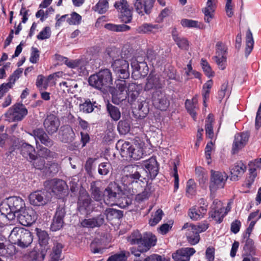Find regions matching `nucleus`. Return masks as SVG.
I'll return each mask as SVG.
<instances>
[{
	"instance_id": "1",
	"label": "nucleus",
	"mask_w": 261,
	"mask_h": 261,
	"mask_svg": "<svg viewBox=\"0 0 261 261\" xmlns=\"http://www.w3.org/2000/svg\"><path fill=\"white\" fill-rule=\"evenodd\" d=\"M10 242L22 248L27 247L33 241L30 231L22 227H14L9 236Z\"/></svg>"
},
{
	"instance_id": "2",
	"label": "nucleus",
	"mask_w": 261,
	"mask_h": 261,
	"mask_svg": "<svg viewBox=\"0 0 261 261\" xmlns=\"http://www.w3.org/2000/svg\"><path fill=\"white\" fill-rule=\"evenodd\" d=\"M121 144L120 152L123 158H130L135 160H138L142 158L144 154L143 148L140 145H131L128 142L124 143L119 141L117 146Z\"/></svg>"
},
{
	"instance_id": "3",
	"label": "nucleus",
	"mask_w": 261,
	"mask_h": 261,
	"mask_svg": "<svg viewBox=\"0 0 261 261\" xmlns=\"http://www.w3.org/2000/svg\"><path fill=\"white\" fill-rule=\"evenodd\" d=\"M129 173L126 176L130 179L131 182H137L140 180L142 182H147L148 179V173L145 169L140 165H130L126 166L125 171Z\"/></svg>"
},
{
	"instance_id": "4",
	"label": "nucleus",
	"mask_w": 261,
	"mask_h": 261,
	"mask_svg": "<svg viewBox=\"0 0 261 261\" xmlns=\"http://www.w3.org/2000/svg\"><path fill=\"white\" fill-rule=\"evenodd\" d=\"M227 179V176L225 173L211 170L209 186L211 191V197L214 198L215 197L214 194L217 190L224 187Z\"/></svg>"
},
{
	"instance_id": "5",
	"label": "nucleus",
	"mask_w": 261,
	"mask_h": 261,
	"mask_svg": "<svg viewBox=\"0 0 261 261\" xmlns=\"http://www.w3.org/2000/svg\"><path fill=\"white\" fill-rule=\"evenodd\" d=\"M28 114V110L21 103H16L10 107L5 114L6 120L9 122L21 120Z\"/></svg>"
},
{
	"instance_id": "6",
	"label": "nucleus",
	"mask_w": 261,
	"mask_h": 261,
	"mask_svg": "<svg viewBox=\"0 0 261 261\" xmlns=\"http://www.w3.org/2000/svg\"><path fill=\"white\" fill-rule=\"evenodd\" d=\"M227 50V46L222 42L216 44V55L213 59L221 70H224L226 67Z\"/></svg>"
},
{
	"instance_id": "7",
	"label": "nucleus",
	"mask_w": 261,
	"mask_h": 261,
	"mask_svg": "<svg viewBox=\"0 0 261 261\" xmlns=\"http://www.w3.org/2000/svg\"><path fill=\"white\" fill-rule=\"evenodd\" d=\"M115 8L120 13V18L125 23H129L132 19V12L126 0H119L115 3Z\"/></svg>"
},
{
	"instance_id": "8",
	"label": "nucleus",
	"mask_w": 261,
	"mask_h": 261,
	"mask_svg": "<svg viewBox=\"0 0 261 261\" xmlns=\"http://www.w3.org/2000/svg\"><path fill=\"white\" fill-rule=\"evenodd\" d=\"M118 187L115 182H111L103 191V201L107 205L115 204L117 199Z\"/></svg>"
},
{
	"instance_id": "9",
	"label": "nucleus",
	"mask_w": 261,
	"mask_h": 261,
	"mask_svg": "<svg viewBox=\"0 0 261 261\" xmlns=\"http://www.w3.org/2000/svg\"><path fill=\"white\" fill-rule=\"evenodd\" d=\"M112 67L117 74H119L120 78L125 79L129 77V64L128 62L122 58L112 62Z\"/></svg>"
},
{
	"instance_id": "10",
	"label": "nucleus",
	"mask_w": 261,
	"mask_h": 261,
	"mask_svg": "<svg viewBox=\"0 0 261 261\" xmlns=\"http://www.w3.org/2000/svg\"><path fill=\"white\" fill-rule=\"evenodd\" d=\"M92 201L88 192L85 190H81L77 202L79 211L83 213H90L92 210Z\"/></svg>"
},
{
	"instance_id": "11",
	"label": "nucleus",
	"mask_w": 261,
	"mask_h": 261,
	"mask_svg": "<svg viewBox=\"0 0 261 261\" xmlns=\"http://www.w3.org/2000/svg\"><path fill=\"white\" fill-rule=\"evenodd\" d=\"M152 100L153 105L161 111L167 110L170 105L167 95L163 91H158L152 93Z\"/></svg>"
},
{
	"instance_id": "12",
	"label": "nucleus",
	"mask_w": 261,
	"mask_h": 261,
	"mask_svg": "<svg viewBox=\"0 0 261 261\" xmlns=\"http://www.w3.org/2000/svg\"><path fill=\"white\" fill-rule=\"evenodd\" d=\"M163 84L162 83L159 75L150 73L147 79L144 90L147 91H152L155 92L158 91H163Z\"/></svg>"
},
{
	"instance_id": "13",
	"label": "nucleus",
	"mask_w": 261,
	"mask_h": 261,
	"mask_svg": "<svg viewBox=\"0 0 261 261\" xmlns=\"http://www.w3.org/2000/svg\"><path fill=\"white\" fill-rule=\"evenodd\" d=\"M19 222L24 226H30L34 223L37 216L36 212L32 208L25 209L19 213L16 216Z\"/></svg>"
},
{
	"instance_id": "14",
	"label": "nucleus",
	"mask_w": 261,
	"mask_h": 261,
	"mask_svg": "<svg viewBox=\"0 0 261 261\" xmlns=\"http://www.w3.org/2000/svg\"><path fill=\"white\" fill-rule=\"evenodd\" d=\"M116 88L111 90L113 99L122 101L127 98V83L124 80H118L116 82Z\"/></svg>"
},
{
	"instance_id": "15",
	"label": "nucleus",
	"mask_w": 261,
	"mask_h": 261,
	"mask_svg": "<svg viewBox=\"0 0 261 261\" xmlns=\"http://www.w3.org/2000/svg\"><path fill=\"white\" fill-rule=\"evenodd\" d=\"M131 66L133 69L132 75L137 77L145 75L148 71L147 63L144 61L133 60Z\"/></svg>"
},
{
	"instance_id": "16",
	"label": "nucleus",
	"mask_w": 261,
	"mask_h": 261,
	"mask_svg": "<svg viewBox=\"0 0 261 261\" xmlns=\"http://www.w3.org/2000/svg\"><path fill=\"white\" fill-rule=\"evenodd\" d=\"M249 137V134L248 132H243L235 135L232 147L233 154L237 153L246 145Z\"/></svg>"
},
{
	"instance_id": "17",
	"label": "nucleus",
	"mask_w": 261,
	"mask_h": 261,
	"mask_svg": "<svg viewBox=\"0 0 261 261\" xmlns=\"http://www.w3.org/2000/svg\"><path fill=\"white\" fill-rule=\"evenodd\" d=\"M15 253V248L7 241L6 237L0 235V256L8 257Z\"/></svg>"
},
{
	"instance_id": "18",
	"label": "nucleus",
	"mask_w": 261,
	"mask_h": 261,
	"mask_svg": "<svg viewBox=\"0 0 261 261\" xmlns=\"http://www.w3.org/2000/svg\"><path fill=\"white\" fill-rule=\"evenodd\" d=\"M43 125L48 134L52 135L58 130L60 125V122L56 116L50 115L47 116L44 120Z\"/></svg>"
},
{
	"instance_id": "19",
	"label": "nucleus",
	"mask_w": 261,
	"mask_h": 261,
	"mask_svg": "<svg viewBox=\"0 0 261 261\" xmlns=\"http://www.w3.org/2000/svg\"><path fill=\"white\" fill-rule=\"evenodd\" d=\"M30 202L35 206L45 205L49 200L45 191H36L31 193L29 197Z\"/></svg>"
},
{
	"instance_id": "20",
	"label": "nucleus",
	"mask_w": 261,
	"mask_h": 261,
	"mask_svg": "<svg viewBox=\"0 0 261 261\" xmlns=\"http://www.w3.org/2000/svg\"><path fill=\"white\" fill-rule=\"evenodd\" d=\"M148 173V178L153 179L158 174V165L155 158L151 157L143 162L142 165Z\"/></svg>"
},
{
	"instance_id": "21",
	"label": "nucleus",
	"mask_w": 261,
	"mask_h": 261,
	"mask_svg": "<svg viewBox=\"0 0 261 261\" xmlns=\"http://www.w3.org/2000/svg\"><path fill=\"white\" fill-rule=\"evenodd\" d=\"M65 215V211L63 207H59L57 210L50 226L52 231H56L62 227Z\"/></svg>"
},
{
	"instance_id": "22",
	"label": "nucleus",
	"mask_w": 261,
	"mask_h": 261,
	"mask_svg": "<svg viewBox=\"0 0 261 261\" xmlns=\"http://www.w3.org/2000/svg\"><path fill=\"white\" fill-rule=\"evenodd\" d=\"M195 253L193 248H185L178 250L172 254V257L175 261H189L190 257Z\"/></svg>"
},
{
	"instance_id": "23",
	"label": "nucleus",
	"mask_w": 261,
	"mask_h": 261,
	"mask_svg": "<svg viewBox=\"0 0 261 261\" xmlns=\"http://www.w3.org/2000/svg\"><path fill=\"white\" fill-rule=\"evenodd\" d=\"M30 135L34 137L37 144L38 140L41 143L48 147L51 146L54 144L52 140L48 137V135L42 129H35L33 130Z\"/></svg>"
},
{
	"instance_id": "24",
	"label": "nucleus",
	"mask_w": 261,
	"mask_h": 261,
	"mask_svg": "<svg viewBox=\"0 0 261 261\" xmlns=\"http://www.w3.org/2000/svg\"><path fill=\"white\" fill-rule=\"evenodd\" d=\"M75 134L69 125H64L61 127L59 134V139L64 143H69L73 141Z\"/></svg>"
},
{
	"instance_id": "25",
	"label": "nucleus",
	"mask_w": 261,
	"mask_h": 261,
	"mask_svg": "<svg viewBox=\"0 0 261 261\" xmlns=\"http://www.w3.org/2000/svg\"><path fill=\"white\" fill-rule=\"evenodd\" d=\"M22 72V69L19 68L15 70L13 74L9 79V82L2 84L0 87V98L6 93L8 89L11 88L16 80L18 79Z\"/></svg>"
},
{
	"instance_id": "26",
	"label": "nucleus",
	"mask_w": 261,
	"mask_h": 261,
	"mask_svg": "<svg viewBox=\"0 0 261 261\" xmlns=\"http://www.w3.org/2000/svg\"><path fill=\"white\" fill-rule=\"evenodd\" d=\"M37 235L39 239V243L41 247V254L42 258H44L46 252L49 249L48 245L49 237L45 231L40 230L37 231Z\"/></svg>"
},
{
	"instance_id": "27",
	"label": "nucleus",
	"mask_w": 261,
	"mask_h": 261,
	"mask_svg": "<svg viewBox=\"0 0 261 261\" xmlns=\"http://www.w3.org/2000/svg\"><path fill=\"white\" fill-rule=\"evenodd\" d=\"M104 222V215L100 214L94 218L84 219L81 222V225L85 227L94 228L100 227Z\"/></svg>"
},
{
	"instance_id": "28",
	"label": "nucleus",
	"mask_w": 261,
	"mask_h": 261,
	"mask_svg": "<svg viewBox=\"0 0 261 261\" xmlns=\"http://www.w3.org/2000/svg\"><path fill=\"white\" fill-rule=\"evenodd\" d=\"M246 167L242 162H237L230 169L231 180H238L245 172Z\"/></svg>"
},
{
	"instance_id": "29",
	"label": "nucleus",
	"mask_w": 261,
	"mask_h": 261,
	"mask_svg": "<svg viewBox=\"0 0 261 261\" xmlns=\"http://www.w3.org/2000/svg\"><path fill=\"white\" fill-rule=\"evenodd\" d=\"M156 237L150 232L145 233L144 234L141 245L143 247L144 249L142 250V251H146L149 250V249L155 245L156 243Z\"/></svg>"
},
{
	"instance_id": "30",
	"label": "nucleus",
	"mask_w": 261,
	"mask_h": 261,
	"mask_svg": "<svg viewBox=\"0 0 261 261\" xmlns=\"http://www.w3.org/2000/svg\"><path fill=\"white\" fill-rule=\"evenodd\" d=\"M216 4V0H207L206 6L203 10L204 14V20L206 22H210L214 17Z\"/></svg>"
},
{
	"instance_id": "31",
	"label": "nucleus",
	"mask_w": 261,
	"mask_h": 261,
	"mask_svg": "<svg viewBox=\"0 0 261 261\" xmlns=\"http://www.w3.org/2000/svg\"><path fill=\"white\" fill-rule=\"evenodd\" d=\"M51 191L56 195H60L65 190L66 184L63 180L54 179L50 182Z\"/></svg>"
},
{
	"instance_id": "32",
	"label": "nucleus",
	"mask_w": 261,
	"mask_h": 261,
	"mask_svg": "<svg viewBox=\"0 0 261 261\" xmlns=\"http://www.w3.org/2000/svg\"><path fill=\"white\" fill-rule=\"evenodd\" d=\"M90 192L91 197L96 201L103 199V192H102L97 185V181H92L90 184Z\"/></svg>"
},
{
	"instance_id": "33",
	"label": "nucleus",
	"mask_w": 261,
	"mask_h": 261,
	"mask_svg": "<svg viewBox=\"0 0 261 261\" xmlns=\"http://www.w3.org/2000/svg\"><path fill=\"white\" fill-rule=\"evenodd\" d=\"M101 77V82L104 85L105 89L110 87L112 85V76L110 70L108 69H104L98 72Z\"/></svg>"
},
{
	"instance_id": "34",
	"label": "nucleus",
	"mask_w": 261,
	"mask_h": 261,
	"mask_svg": "<svg viewBox=\"0 0 261 261\" xmlns=\"http://www.w3.org/2000/svg\"><path fill=\"white\" fill-rule=\"evenodd\" d=\"M35 150L34 147L27 143H23L21 146V153L25 158L35 159Z\"/></svg>"
},
{
	"instance_id": "35",
	"label": "nucleus",
	"mask_w": 261,
	"mask_h": 261,
	"mask_svg": "<svg viewBox=\"0 0 261 261\" xmlns=\"http://www.w3.org/2000/svg\"><path fill=\"white\" fill-rule=\"evenodd\" d=\"M205 207H193L189 212V216L193 220H197L202 218L206 214Z\"/></svg>"
},
{
	"instance_id": "36",
	"label": "nucleus",
	"mask_w": 261,
	"mask_h": 261,
	"mask_svg": "<svg viewBox=\"0 0 261 261\" xmlns=\"http://www.w3.org/2000/svg\"><path fill=\"white\" fill-rule=\"evenodd\" d=\"M89 83L92 87L100 90H105L103 84L101 82V77L98 72L91 75L89 78Z\"/></svg>"
},
{
	"instance_id": "37",
	"label": "nucleus",
	"mask_w": 261,
	"mask_h": 261,
	"mask_svg": "<svg viewBox=\"0 0 261 261\" xmlns=\"http://www.w3.org/2000/svg\"><path fill=\"white\" fill-rule=\"evenodd\" d=\"M63 246L59 242H55L53 247V251L50 254L49 261H59L61 258Z\"/></svg>"
},
{
	"instance_id": "38",
	"label": "nucleus",
	"mask_w": 261,
	"mask_h": 261,
	"mask_svg": "<svg viewBox=\"0 0 261 261\" xmlns=\"http://www.w3.org/2000/svg\"><path fill=\"white\" fill-rule=\"evenodd\" d=\"M197 97L195 96L193 97L192 100H186L185 102L186 109L194 120H195L196 118L195 109H197Z\"/></svg>"
},
{
	"instance_id": "39",
	"label": "nucleus",
	"mask_w": 261,
	"mask_h": 261,
	"mask_svg": "<svg viewBox=\"0 0 261 261\" xmlns=\"http://www.w3.org/2000/svg\"><path fill=\"white\" fill-rule=\"evenodd\" d=\"M199 233L197 230H193L191 226L187 232V240L191 245H194L197 244L200 240Z\"/></svg>"
},
{
	"instance_id": "40",
	"label": "nucleus",
	"mask_w": 261,
	"mask_h": 261,
	"mask_svg": "<svg viewBox=\"0 0 261 261\" xmlns=\"http://www.w3.org/2000/svg\"><path fill=\"white\" fill-rule=\"evenodd\" d=\"M172 37L178 46L184 49H187L189 46L188 40L185 38H181L176 33V30L174 29L172 31Z\"/></svg>"
},
{
	"instance_id": "41",
	"label": "nucleus",
	"mask_w": 261,
	"mask_h": 261,
	"mask_svg": "<svg viewBox=\"0 0 261 261\" xmlns=\"http://www.w3.org/2000/svg\"><path fill=\"white\" fill-rule=\"evenodd\" d=\"M213 121L214 116L212 114H210L205 120V129L206 136L210 139H212L214 137Z\"/></svg>"
},
{
	"instance_id": "42",
	"label": "nucleus",
	"mask_w": 261,
	"mask_h": 261,
	"mask_svg": "<svg viewBox=\"0 0 261 261\" xmlns=\"http://www.w3.org/2000/svg\"><path fill=\"white\" fill-rule=\"evenodd\" d=\"M105 215L106 216L107 219L109 220H112L115 219H119L123 216L121 211L113 208H107L105 212Z\"/></svg>"
},
{
	"instance_id": "43",
	"label": "nucleus",
	"mask_w": 261,
	"mask_h": 261,
	"mask_svg": "<svg viewBox=\"0 0 261 261\" xmlns=\"http://www.w3.org/2000/svg\"><path fill=\"white\" fill-rule=\"evenodd\" d=\"M160 28L158 24L151 23H143L137 29V32L140 34H148L153 32V30H158Z\"/></svg>"
},
{
	"instance_id": "44",
	"label": "nucleus",
	"mask_w": 261,
	"mask_h": 261,
	"mask_svg": "<svg viewBox=\"0 0 261 261\" xmlns=\"http://www.w3.org/2000/svg\"><path fill=\"white\" fill-rule=\"evenodd\" d=\"M254 40L252 34L250 29H248L246 34V48L245 55L248 56L253 49Z\"/></svg>"
},
{
	"instance_id": "45",
	"label": "nucleus",
	"mask_w": 261,
	"mask_h": 261,
	"mask_svg": "<svg viewBox=\"0 0 261 261\" xmlns=\"http://www.w3.org/2000/svg\"><path fill=\"white\" fill-rule=\"evenodd\" d=\"M107 110L110 117L113 120L117 121L120 119L121 113L118 107L109 103L107 106Z\"/></svg>"
},
{
	"instance_id": "46",
	"label": "nucleus",
	"mask_w": 261,
	"mask_h": 261,
	"mask_svg": "<svg viewBox=\"0 0 261 261\" xmlns=\"http://www.w3.org/2000/svg\"><path fill=\"white\" fill-rule=\"evenodd\" d=\"M60 169V167L57 163H51L47 164L44 173L49 176H54L59 171Z\"/></svg>"
},
{
	"instance_id": "47",
	"label": "nucleus",
	"mask_w": 261,
	"mask_h": 261,
	"mask_svg": "<svg viewBox=\"0 0 261 261\" xmlns=\"http://www.w3.org/2000/svg\"><path fill=\"white\" fill-rule=\"evenodd\" d=\"M109 9V0H99L93 8L95 12L99 14L105 13Z\"/></svg>"
},
{
	"instance_id": "48",
	"label": "nucleus",
	"mask_w": 261,
	"mask_h": 261,
	"mask_svg": "<svg viewBox=\"0 0 261 261\" xmlns=\"http://www.w3.org/2000/svg\"><path fill=\"white\" fill-rule=\"evenodd\" d=\"M106 29L115 32H124L130 29V27L126 24H114L112 23H107L105 24Z\"/></svg>"
},
{
	"instance_id": "49",
	"label": "nucleus",
	"mask_w": 261,
	"mask_h": 261,
	"mask_svg": "<svg viewBox=\"0 0 261 261\" xmlns=\"http://www.w3.org/2000/svg\"><path fill=\"white\" fill-rule=\"evenodd\" d=\"M226 213H224V210H211L209 213L210 217L214 219L218 223H220L222 221Z\"/></svg>"
},
{
	"instance_id": "50",
	"label": "nucleus",
	"mask_w": 261,
	"mask_h": 261,
	"mask_svg": "<svg viewBox=\"0 0 261 261\" xmlns=\"http://www.w3.org/2000/svg\"><path fill=\"white\" fill-rule=\"evenodd\" d=\"M36 85L40 91L45 90L48 86H50L45 79V76L42 75H39L37 76Z\"/></svg>"
},
{
	"instance_id": "51",
	"label": "nucleus",
	"mask_w": 261,
	"mask_h": 261,
	"mask_svg": "<svg viewBox=\"0 0 261 261\" xmlns=\"http://www.w3.org/2000/svg\"><path fill=\"white\" fill-rule=\"evenodd\" d=\"M107 55L113 61L122 58L120 57V50L114 47L108 48L106 50Z\"/></svg>"
},
{
	"instance_id": "52",
	"label": "nucleus",
	"mask_w": 261,
	"mask_h": 261,
	"mask_svg": "<svg viewBox=\"0 0 261 261\" xmlns=\"http://www.w3.org/2000/svg\"><path fill=\"white\" fill-rule=\"evenodd\" d=\"M117 129L121 135H125L130 130V125L126 120H121L118 122Z\"/></svg>"
},
{
	"instance_id": "53",
	"label": "nucleus",
	"mask_w": 261,
	"mask_h": 261,
	"mask_svg": "<svg viewBox=\"0 0 261 261\" xmlns=\"http://www.w3.org/2000/svg\"><path fill=\"white\" fill-rule=\"evenodd\" d=\"M142 238L141 233L138 231H136L132 233L127 240L131 244L141 245Z\"/></svg>"
},
{
	"instance_id": "54",
	"label": "nucleus",
	"mask_w": 261,
	"mask_h": 261,
	"mask_svg": "<svg viewBox=\"0 0 261 261\" xmlns=\"http://www.w3.org/2000/svg\"><path fill=\"white\" fill-rule=\"evenodd\" d=\"M95 103V102L92 103L90 100H87L83 103L80 105V111L86 113H91L93 111L94 107H96L94 106Z\"/></svg>"
},
{
	"instance_id": "55",
	"label": "nucleus",
	"mask_w": 261,
	"mask_h": 261,
	"mask_svg": "<svg viewBox=\"0 0 261 261\" xmlns=\"http://www.w3.org/2000/svg\"><path fill=\"white\" fill-rule=\"evenodd\" d=\"M31 160L33 161V165L35 168L42 170L44 172L46 166L45 165V161L43 159L40 157H36V155H35V159Z\"/></svg>"
},
{
	"instance_id": "56",
	"label": "nucleus",
	"mask_w": 261,
	"mask_h": 261,
	"mask_svg": "<svg viewBox=\"0 0 261 261\" xmlns=\"http://www.w3.org/2000/svg\"><path fill=\"white\" fill-rule=\"evenodd\" d=\"M72 82H73V80H67L60 83V86L64 92L73 93Z\"/></svg>"
},
{
	"instance_id": "57",
	"label": "nucleus",
	"mask_w": 261,
	"mask_h": 261,
	"mask_svg": "<svg viewBox=\"0 0 261 261\" xmlns=\"http://www.w3.org/2000/svg\"><path fill=\"white\" fill-rule=\"evenodd\" d=\"M159 57L152 50H148L147 52V59L149 61L152 66H159L160 62H158Z\"/></svg>"
},
{
	"instance_id": "58",
	"label": "nucleus",
	"mask_w": 261,
	"mask_h": 261,
	"mask_svg": "<svg viewBox=\"0 0 261 261\" xmlns=\"http://www.w3.org/2000/svg\"><path fill=\"white\" fill-rule=\"evenodd\" d=\"M186 193L188 197L192 196L196 193V184L192 179L187 182Z\"/></svg>"
},
{
	"instance_id": "59",
	"label": "nucleus",
	"mask_w": 261,
	"mask_h": 261,
	"mask_svg": "<svg viewBox=\"0 0 261 261\" xmlns=\"http://www.w3.org/2000/svg\"><path fill=\"white\" fill-rule=\"evenodd\" d=\"M163 212L162 210L158 209L155 213L154 215L152 216V218L149 220V224L151 226L156 225L162 219Z\"/></svg>"
},
{
	"instance_id": "60",
	"label": "nucleus",
	"mask_w": 261,
	"mask_h": 261,
	"mask_svg": "<svg viewBox=\"0 0 261 261\" xmlns=\"http://www.w3.org/2000/svg\"><path fill=\"white\" fill-rule=\"evenodd\" d=\"M134 5L136 12L141 15L145 13L144 0H134Z\"/></svg>"
},
{
	"instance_id": "61",
	"label": "nucleus",
	"mask_w": 261,
	"mask_h": 261,
	"mask_svg": "<svg viewBox=\"0 0 261 261\" xmlns=\"http://www.w3.org/2000/svg\"><path fill=\"white\" fill-rule=\"evenodd\" d=\"M111 165L109 163H102L98 166V172L101 175H107L111 169Z\"/></svg>"
},
{
	"instance_id": "62",
	"label": "nucleus",
	"mask_w": 261,
	"mask_h": 261,
	"mask_svg": "<svg viewBox=\"0 0 261 261\" xmlns=\"http://www.w3.org/2000/svg\"><path fill=\"white\" fill-rule=\"evenodd\" d=\"M127 256L125 252L122 251L119 253H116L110 256L107 261H126Z\"/></svg>"
},
{
	"instance_id": "63",
	"label": "nucleus",
	"mask_w": 261,
	"mask_h": 261,
	"mask_svg": "<svg viewBox=\"0 0 261 261\" xmlns=\"http://www.w3.org/2000/svg\"><path fill=\"white\" fill-rule=\"evenodd\" d=\"M201 64L202 69L206 76L211 77L214 75V72L212 71L210 64L206 60L202 59Z\"/></svg>"
},
{
	"instance_id": "64",
	"label": "nucleus",
	"mask_w": 261,
	"mask_h": 261,
	"mask_svg": "<svg viewBox=\"0 0 261 261\" xmlns=\"http://www.w3.org/2000/svg\"><path fill=\"white\" fill-rule=\"evenodd\" d=\"M51 35L50 29L49 27H46L37 35V38L38 40H44L48 39Z\"/></svg>"
}]
</instances>
